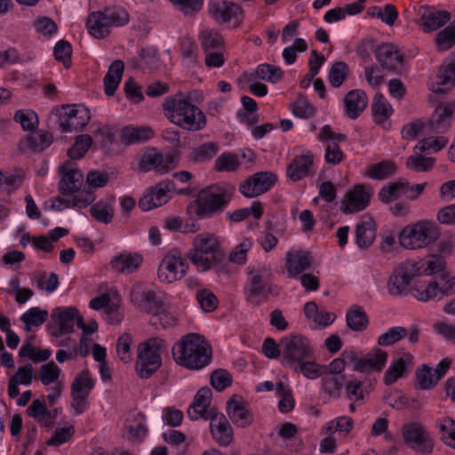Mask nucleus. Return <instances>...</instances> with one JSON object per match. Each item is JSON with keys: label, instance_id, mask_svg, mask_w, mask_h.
Segmentation results:
<instances>
[{"label": "nucleus", "instance_id": "nucleus-1", "mask_svg": "<svg viewBox=\"0 0 455 455\" xmlns=\"http://www.w3.org/2000/svg\"><path fill=\"white\" fill-rule=\"evenodd\" d=\"M188 252V259L198 271L205 272L214 269L225 270L226 253L221 248L220 238L212 233H201L196 235Z\"/></svg>", "mask_w": 455, "mask_h": 455}, {"label": "nucleus", "instance_id": "nucleus-2", "mask_svg": "<svg viewBox=\"0 0 455 455\" xmlns=\"http://www.w3.org/2000/svg\"><path fill=\"white\" fill-rule=\"evenodd\" d=\"M174 361L188 369L199 370L212 359V347L206 339L196 333H188L172 347Z\"/></svg>", "mask_w": 455, "mask_h": 455}, {"label": "nucleus", "instance_id": "nucleus-3", "mask_svg": "<svg viewBox=\"0 0 455 455\" xmlns=\"http://www.w3.org/2000/svg\"><path fill=\"white\" fill-rule=\"evenodd\" d=\"M231 200V194L220 186H210L201 189L196 198L187 206V213L198 219L212 218L220 214Z\"/></svg>", "mask_w": 455, "mask_h": 455}, {"label": "nucleus", "instance_id": "nucleus-4", "mask_svg": "<svg viewBox=\"0 0 455 455\" xmlns=\"http://www.w3.org/2000/svg\"><path fill=\"white\" fill-rule=\"evenodd\" d=\"M163 106L169 120L182 129L196 132L206 124L204 114L187 100L171 99Z\"/></svg>", "mask_w": 455, "mask_h": 455}, {"label": "nucleus", "instance_id": "nucleus-5", "mask_svg": "<svg viewBox=\"0 0 455 455\" xmlns=\"http://www.w3.org/2000/svg\"><path fill=\"white\" fill-rule=\"evenodd\" d=\"M248 275L244 293L251 304L258 306L260 304V299L267 300L269 295L279 294L278 287L272 283L274 275L269 265L259 264L248 267Z\"/></svg>", "mask_w": 455, "mask_h": 455}, {"label": "nucleus", "instance_id": "nucleus-6", "mask_svg": "<svg viewBox=\"0 0 455 455\" xmlns=\"http://www.w3.org/2000/svg\"><path fill=\"white\" fill-rule=\"evenodd\" d=\"M167 351L166 342L153 337L138 346L136 371L141 379L150 378L162 365V354Z\"/></svg>", "mask_w": 455, "mask_h": 455}, {"label": "nucleus", "instance_id": "nucleus-7", "mask_svg": "<svg viewBox=\"0 0 455 455\" xmlns=\"http://www.w3.org/2000/svg\"><path fill=\"white\" fill-rule=\"evenodd\" d=\"M440 236L438 226L430 220H420L406 226L399 234L400 244L408 250L427 247Z\"/></svg>", "mask_w": 455, "mask_h": 455}, {"label": "nucleus", "instance_id": "nucleus-8", "mask_svg": "<svg viewBox=\"0 0 455 455\" xmlns=\"http://www.w3.org/2000/svg\"><path fill=\"white\" fill-rule=\"evenodd\" d=\"M282 363L298 371V364L301 361L313 357V348L309 340L300 334H291L281 339Z\"/></svg>", "mask_w": 455, "mask_h": 455}, {"label": "nucleus", "instance_id": "nucleus-9", "mask_svg": "<svg viewBox=\"0 0 455 455\" xmlns=\"http://www.w3.org/2000/svg\"><path fill=\"white\" fill-rule=\"evenodd\" d=\"M401 433L409 449L422 455H429L433 452L435 441L422 423L418 421L405 423L401 428Z\"/></svg>", "mask_w": 455, "mask_h": 455}, {"label": "nucleus", "instance_id": "nucleus-10", "mask_svg": "<svg viewBox=\"0 0 455 455\" xmlns=\"http://www.w3.org/2000/svg\"><path fill=\"white\" fill-rule=\"evenodd\" d=\"M188 268L186 259L176 250L169 251L158 267V278L161 282L172 283L182 279Z\"/></svg>", "mask_w": 455, "mask_h": 455}, {"label": "nucleus", "instance_id": "nucleus-11", "mask_svg": "<svg viewBox=\"0 0 455 455\" xmlns=\"http://www.w3.org/2000/svg\"><path fill=\"white\" fill-rule=\"evenodd\" d=\"M79 316V311L75 307H55L51 313L52 322L48 324L50 334L60 337L74 331L75 322L77 323Z\"/></svg>", "mask_w": 455, "mask_h": 455}, {"label": "nucleus", "instance_id": "nucleus-12", "mask_svg": "<svg viewBox=\"0 0 455 455\" xmlns=\"http://www.w3.org/2000/svg\"><path fill=\"white\" fill-rule=\"evenodd\" d=\"M64 113L60 116L62 132L81 131L90 121L89 110L84 105H63Z\"/></svg>", "mask_w": 455, "mask_h": 455}, {"label": "nucleus", "instance_id": "nucleus-13", "mask_svg": "<svg viewBox=\"0 0 455 455\" xmlns=\"http://www.w3.org/2000/svg\"><path fill=\"white\" fill-rule=\"evenodd\" d=\"M131 302L140 311L153 313L162 307L163 299L142 283H135L130 291Z\"/></svg>", "mask_w": 455, "mask_h": 455}, {"label": "nucleus", "instance_id": "nucleus-14", "mask_svg": "<svg viewBox=\"0 0 455 455\" xmlns=\"http://www.w3.org/2000/svg\"><path fill=\"white\" fill-rule=\"evenodd\" d=\"M276 180L277 177L273 172H256L240 185L239 190L246 197H255L268 191Z\"/></svg>", "mask_w": 455, "mask_h": 455}, {"label": "nucleus", "instance_id": "nucleus-15", "mask_svg": "<svg viewBox=\"0 0 455 455\" xmlns=\"http://www.w3.org/2000/svg\"><path fill=\"white\" fill-rule=\"evenodd\" d=\"M455 113V101L436 107L427 124L424 125V133H442L449 130Z\"/></svg>", "mask_w": 455, "mask_h": 455}, {"label": "nucleus", "instance_id": "nucleus-16", "mask_svg": "<svg viewBox=\"0 0 455 455\" xmlns=\"http://www.w3.org/2000/svg\"><path fill=\"white\" fill-rule=\"evenodd\" d=\"M173 188L174 186L170 180L159 182L140 199L139 207L142 211L147 212L165 204L170 199L169 194Z\"/></svg>", "mask_w": 455, "mask_h": 455}, {"label": "nucleus", "instance_id": "nucleus-17", "mask_svg": "<svg viewBox=\"0 0 455 455\" xmlns=\"http://www.w3.org/2000/svg\"><path fill=\"white\" fill-rule=\"evenodd\" d=\"M419 20L418 23L423 27L425 33L437 30L451 20V14L444 10H437L434 6H420L418 11Z\"/></svg>", "mask_w": 455, "mask_h": 455}, {"label": "nucleus", "instance_id": "nucleus-18", "mask_svg": "<svg viewBox=\"0 0 455 455\" xmlns=\"http://www.w3.org/2000/svg\"><path fill=\"white\" fill-rule=\"evenodd\" d=\"M212 395V390L207 387H202L197 391L194 402L187 411L191 420H196L199 418L208 419L214 413H218L213 408H210Z\"/></svg>", "mask_w": 455, "mask_h": 455}, {"label": "nucleus", "instance_id": "nucleus-19", "mask_svg": "<svg viewBox=\"0 0 455 455\" xmlns=\"http://www.w3.org/2000/svg\"><path fill=\"white\" fill-rule=\"evenodd\" d=\"M62 178L59 183V191L62 195L78 192L84 182V175L74 164L66 162L60 166Z\"/></svg>", "mask_w": 455, "mask_h": 455}, {"label": "nucleus", "instance_id": "nucleus-20", "mask_svg": "<svg viewBox=\"0 0 455 455\" xmlns=\"http://www.w3.org/2000/svg\"><path fill=\"white\" fill-rule=\"evenodd\" d=\"M451 361L443 358L435 369L424 364L417 371V380L421 389H430L446 374L451 366Z\"/></svg>", "mask_w": 455, "mask_h": 455}, {"label": "nucleus", "instance_id": "nucleus-21", "mask_svg": "<svg viewBox=\"0 0 455 455\" xmlns=\"http://www.w3.org/2000/svg\"><path fill=\"white\" fill-rule=\"evenodd\" d=\"M370 201V193L363 186L357 185L347 191L341 201L340 210L346 214L355 213L364 210Z\"/></svg>", "mask_w": 455, "mask_h": 455}, {"label": "nucleus", "instance_id": "nucleus-22", "mask_svg": "<svg viewBox=\"0 0 455 455\" xmlns=\"http://www.w3.org/2000/svg\"><path fill=\"white\" fill-rule=\"evenodd\" d=\"M210 431L214 441L220 446H228L233 441V429L223 413L212 415Z\"/></svg>", "mask_w": 455, "mask_h": 455}, {"label": "nucleus", "instance_id": "nucleus-23", "mask_svg": "<svg viewBox=\"0 0 455 455\" xmlns=\"http://www.w3.org/2000/svg\"><path fill=\"white\" fill-rule=\"evenodd\" d=\"M227 414L239 427H246L253 421L252 414L244 406L242 397L237 395H233L227 402Z\"/></svg>", "mask_w": 455, "mask_h": 455}, {"label": "nucleus", "instance_id": "nucleus-24", "mask_svg": "<svg viewBox=\"0 0 455 455\" xmlns=\"http://www.w3.org/2000/svg\"><path fill=\"white\" fill-rule=\"evenodd\" d=\"M375 57L380 66L387 70H396L404 61V55L391 44L379 45L375 50Z\"/></svg>", "mask_w": 455, "mask_h": 455}, {"label": "nucleus", "instance_id": "nucleus-25", "mask_svg": "<svg viewBox=\"0 0 455 455\" xmlns=\"http://www.w3.org/2000/svg\"><path fill=\"white\" fill-rule=\"evenodd\" d=\"M288 276L292 278L309 269L313 264V257L307 251H288L285 256Z\"/></svg>", "mask_w": 455, "mask_h": 455}, {"label": "nucleus", "instance_id": "nucleus-26", "mask_svg": "<svg viewBox=\"0 0 455 455\" xmlns=\"http://www.w3.org/2000/svg\"><path fill=\"white\" fill-rule=\"evenodd\" d=\"M209 12L217 22L227 23L233 18L242 16L243 9L239 4L233 2L222 1L211 4Z\"/></svg>", "mask_w": 455, "mask_h": 455}, {"label": "nucleus", "instance_id": "nucleus-27", "mask_svg": "<svg viewBox=\"0 0 455 455\" xmlns=\"http://www.w3.org/2000/svg\"><path fill=\"white\" fill-rule=\"evenodd\" d=\"M376 238V224L370 216H363L355 226V243L361 249H367Z\"/></svg>", "mask_w": 455, "mask_h": 455}, {"label": "nucleus", "instance_id": "nucleus-28", "mask_svg": "<svg viewBox=\"0 0 455 455\" xmlns=\"http://www.w3.org/2000/svg\"><path fill=\"white\" fill-rule=\"evenodd\" d=\"M368 99L362 90H352L344 99L345 114L350 119L357 118L366 108Z\"/></svg>", "mask_w": 455, "mask_h": 455}, {"label": "nucleus", "instance_id": "nucleus-29", "mask_svg": "<svg viewBox=\"0 0 455 455\" xmlns=\"http://www.w3.org/2000/svg\"><path fill=\"white\" fill-rule=\"evenodd\" d=\"M142 263V257L138 253L124 252L116 255L110 261L113 270L122 274H132L136 271Z\"/></svg>", "mask_w": 455, "mask_h": 455}, {"label": "nucleus", "instance_id": "nucleus-30", "mask_svg": "<svg viewBox=\"0 0 455 455\" xmlns=\"http://www.w3.org/2000/svg\"><path fill=\"white\" fill-rule=\"evenodd\" d=\"M411 280V273L403 267H396L387 283L388 292L392 296H403L407 293Z\"/></svg>", "mask_w": 455, "mask_h": 455}, {"label": "nucleus", "instance_id": "nucleus-31", "mask_svg": "<svg viewBox=\"0 0 455 455\" xmlns=\"http://www.w3.org/2000/svg\"><path fill=\"white\" fill-rule=\"evenodd\" d=\"M413 356L409 353H403L402 355L393 360L391 365L387 368L384 376L386 385L395 383L399 378H402L411 367Z\"/></svg>", "mask_w": 455, "mask_h": 455}, {"label": "nucleus", "instance_id": "nucleus-32", "mask_svg": "<svg viewBox=\"0 0 455 455\" xmlns=\"http://www.w3.org/2000/svg\"><path fill=\"white\" fill-rule=\"evenodd\" d=\"M34 378V368L30 363L19 367L16 372L9 379L8 395L11 398L18 396L20 394L19 385L28 386Z\"/></svg>", "mask_w": 455, "mask_h": 455}, {"label": "nucleus", "instance_id": "nucleus-33", "mask_svg": "<svg viewBox=\"0 0 455 455\" xmlns=\"http://www.w3.org/2000/svg\"><path fill=\"white\" fill-rule=\"evenodd\" d=\"M455 84V62L442 65L437 74V81L432 86L435 94H443L451 90Z\"/></svg>", "mask_w": 455, "mask_h": 455}, {"label": "nucleus", "instance_id": "nucleus-34", "mask_svg": "<svg viewBox=\"0 0 455 455\" xmlns=\"http://www.w3.org/2000/svg\"><path fill=\"white\" fill-rule=\"evenodd\" d=\"M314 156L311 152L297 156L287 166V174L293 181L299 180L309 173V167L313 164Z\"/></svg>", "mask_w": 455, "mask_h": 455}, {"label": "nucleus", "instance_id": "nucleus-35", "mask_svg": "<svg viewBox=\"0 0 455 455\" xmlns=\"http://www.w3.org/2000/svg\"><path fill=\"white\" fill-rule=\"evenodd\" d=\"M124 70V64L121 60L113 61L108 67V70L104 76V90L108 96H112L116 92Z\"/></svg>", "mask_w": 455, "mask_h": 455}, {"label": "nucleus", "instance_id": "nucleus-36", "mask_svg": "<svg viewBox=\"0 0 455 455\" xmlns=\"http://www.w3.org/2000/svg\"><path fill=\"white\" fill-rule=\"evenodd\" d=\"M397 171L396 164L392 160H383L368 165L363 174L372 180H382L394 175Z\"/></svg>", "mask_w": 455, "mask_h": 455}, {"label": "nucleus", "instance_id": "nucleus-37", "mask_svg": "<svg viewBox=\"0 0 455 455\" xmlns=\"http://www.w3.org/2000/svg\"><path fill=\"white\" fill-rule=\"evenodd\" d=\"M154 135L150 127L125 126L121 131V142L124 145L140 143L152 138Z\"/></svg>", "mask_w": 455, "mask_h": 455}, {"label": "nucleus", "instance_id": "nucleus-38", "mask_svg": "<svg viewBox=\"0 0 455 455\" xmlns=\"http://www.w3.org/2000/svg\"><path fill=\"white\" fill-rule=\"evenodd\" d=\"M346 321L349 329L354 331H364L369 323L366 312L358 305H354L347 310Z\"/></svg>", "mask_w": 455, "mask_h": 455}, {"label": "nucleus", "instance_id": "nucleus-39", "mask_svg": "<svg viewBox=\"0 0 455 455\" xmlns=\"http://www.w3.org/2000/svg\"><path fill=\"white\" fill-rule=\"evenodd\" d=\"M86 26L89 33L95 38H104L110 33V28L100 11L89 14Z\"/></svg>", "mask_w": 455, "mask_h": 455}, {"label": "nucleus", "instance_id": "nucleus-40", "mask_svg": "<svg viewBox=\"0 0 455 455\" xmlns=\"http://www.w3.org/2000/svg\"><path fill=\"white\" fill-rule=\"evenodd\" d=\"M387 353L380 348H374L362 361V369L360 372L368 371H381L386 365Z\"/></svg>", "mask_w": 455, "mask_h": 455}, {"label": "nucleus", "instance_id": "nucleus-41", "mask_svg": "<svg viewBox=\"0 0 455 455\" xmlns=\"http://www.w3.org/2000/svg\"><path fill=\"white\" fill-rule=\"evenodd\" d=\"M163 161L164 155L152 148L143 154L139 163L138 169L142 172L155 169L157 172L162 173Z\"/></svg>", "mask_w": 455, "mask_h": 455}, {"label": "nucleus", "instance_id": "nucleus-42", "mask_svg": "<svg viewBox=\"0 0 455 455\" xmlns=\"http://www.w3.org/2000/svg\"><path fill=\"white\" fill-rule=\"evenodd\" d=\"M371 108L374 120L379 124L387 121L393 113L392 106L381 93L374 96Z\"/></svg>", "mask_w": 455, "mask_h": 455}, {"label": "nucleus", "instance_id": "nucleus-43", "mask_svg": "<svg viewBox=\"0 0 455 455\" xmlns=\"http://www.w3.org/2000/svg\"><path fill=\"white\" fill-rule=\"evenodd\" d=\"M93 387L94 380L91 378L89 371L84 370L74 379L70 388V395L89 396Z\"/></svg>", "mask_w": 455, "mask_h": 455}, {"label": "nucleus", "instance_id": "nucleus-44", "mask_svg": "<svg viewBox=\"0 0 455 455\" xmlns=\"http://www.w3.org/2000/svg\"><path fill=\"white\" fill-rule=\"evenodd\" d=\"M436 427L441 433V440L447 446L455 449V420L450 417H444L438 419Z\"/></svg>", "mask_w": 455, "mask_h": 455}, {"label": "nucleus", "instance_id": "nucleus-45", "mask_svg": "<svg viewBox=\"0 0 455 455\" xmlns=\"http://www.w3.org/2000/svg\"><path fill=\"white\" fill-rule=\"evenodd\" d=\"M109 28L112 26H124L129 21L128 12L122 7H108L101 11Z\"/></svg>", "mask_w": 455, "mask_h": 455}, {"label": "nucleus", "instance_id": "nucleus-46", "mask_svg": "<svg viewBox=\"0 0 455 455\" xmlns=\"http://www.w3.org/2000/svg\"><path fill=\"white\" fill-rule=\"evenodd\" d=\"M283 74L281 68L264 63L257 67L254 76L258 79L275 84L283 78Z\"/></svg>", "mask_w": 455, "mask_h": 455}, {"label": "nucleus", "instance_id": "nucleus-47", "mask_svg": "<svg viewBox=\"0 0 455 455\" xmlns=\"http://www.w3.org/2000/svg\"><path fill=\"white\" fill-rule=\"evenodd\" d=\"M48 317V312L42 310L37 307H31L26 311L21 316L20 320L25 323V330L31 331V326H40Z\"/></svg>", "mask_w": 455, "mask_h": 455}, {"label": "nucleus", "instance_id": "nucleus-48", "mask_svg": "<svg viewBox=\"0 0 455 455\" xmlns=\"http://www.w3.org/2000/svg\"><path fill=\"white\" fill-rule=\"evenodd\" d=\"M114 208L110 204L99 201L90 208L91 215L99 222L108 224L114 217Z\"/></svg>", "mask_w": 455, "mask_h": 455}, {"label": "nucleus", "instance_id": "nucleus-49", "mask_svg": "<svg viewBox=\"0 0 455 455\" xmlns=\"http://www.w3.org/2000/svg\"><path fill=\"white\" fill-rule=\"evenodd\" d=\"M218 151L219 146L216 143L206 142L193 148L190 159L196 163L209 161L217 155Z\"/></svg>", "mask_w": 455, "mask_h": 455}, {"label": "nucleus", "instance_id": "nucleus-50", "mask_svg": "<svg viewBox=\"0 0 455 455\" xmlns=\"http://www.w3.org/2000/svg\"><path fill=\"white\" fill-rule=\"evenodd\" d=\"M125 426L134 438H142L147 434V428L144 425V416L139 412H132L126 419Z\"/></svg>", "mask_w": 455, "mask_h": 455}, {"label": "nucleus", "instance_id": "nucleus-51", "mask_svg": "<svg viewBox=\"0 0 455 455\" xmlns=\"http://www.w3.org/2000/svg\"><path fill=\"white\" fill-rule=\"evenodd\" d=\"M345 376L325 375L322 379V387L331 397L338 398L344 386Z\"/></svg>", "mask_w": 455, "mask_h": 455}, {"label": "nucleus", "instance_id": "nucleus-52", "mask_svg": "<svg viewBox=\"0 0 455 455\" xmlns=\"http://www.w3.org/2000/svg\"><path fill=\"white\" fill-rule=\"evenodd\" d=\"M150 322L153 325L159 323L164 329L173 327L177 323V317L165 307L162 300V307L153 311Z\"/></svg>", "mask_w": 455, "mask_h": 455}, {"label": "nucleus", "instance_id": "nucleus-53", "mask_svg": "<svg viewBox=\"0 0 455 455\" xmlns=\"http://www.w3.org/2000/svg\"><path fill=\"white\" fill-rule=\"evenodd\" d=\"M92 144V139L90 135H88V134L79 135L76 139V141H75L74 145L72 146V148H70L68 150V156L71 159H80L85 155V153L88 151V149L90 148Z\"/></svg>", "mask_w": 455, "mask_h": 455}, {"label": "nucleus", "instance_id": "nucleus-54", "mask_svg": "<svg viewBox=\"0 0 455 455\" xmlns=\"http://www.w3.org/2000/svg\"><path fill=\"white\" fill-rule=\"evenodd\" d=\"M435 159L432 157L422 156L419 153L409 156L406 160V167L413 172H427L432 169Z\"/></svg>", "mask_w": 455, "mask_h": 455}, {"label": "nucleus", "instance_id": "nucleus-55", "mask_svg": "<svg viewBox=\"0 0 455 455\" xmlns=\"http://www.w3.org/2000/svg\"><path fill=\"white\" fill-rule=\"evenodd\" d=\"M202 47L205 52L216 50L223 44V38L220 34L213 29H205L200 33Z\"/></svg>", "mask_w": 455, "mask_h": 455}, {"label": "nucleus", "instance_id": "nucleus-56", "mask_svg": "<svg viewBox=\"0 0 455 455\" xmlns=\"http://www.w3.org/2000/svg\"><path fill=\"white\" fill-rule=\"evenodd\" d=\"M435 43L439 51H447L455 44V23H451L441 30L435 37Z\"/></svg>", "mask_w": 455, "mask_h": 455}, {"label": "nucleus", "instance_id": "nucleus-57", "mask_svg": "<svg viewBox=\"0 0 455 455\" xmlns=\"http://www.w3.org/2000/svg\"><path fill=\"white\" fill-rule=\"evenodd\" d=\"M407 334L408 331L404 327H392L379 336L377 343L379 346H391L405 338Z\"/></svg>", "mask_w": 455, "mask_h": 455}, {"label": "nucleus", "instance_id": "nucleus-58", "mask_svg": "<svg viewBox=\"0 0 455 455\" xmlns=\"http://www.w3.org/2000/svg\"><path fill=\"white\" fill-rule=\"evenodd\" d=\"M239 164L237 155L227 152L216 159L214 168L217 172H235Z\"/></svg>", "mask_w": 455, "mask_h": 455}, {"label": "nucleus", "instance_id": "nucleus-59", "mask_svg": "<svg viewBox=\"0 0 455 455\" xmlns=\"http://www.w3.org/2000/svg\"><path fill=\"white\" fill-rule=\"evenodd\" d=\"M52 142V135L46 131H39L28 138V147L35 152H42Z\"/></svg>", "mask_w": 455, "mask_h": 455}, {"label": "nucleus", "instance_id": "nucleus-60", "mask_svg": "<svg viewBox=\"0 0 455 455\" xmlns=\"http://www.w3.org/2000/svg\"><path fill=\"white\" fill-rule=\"evenodd\" d=\"M276 392L281 397V400L278 403L279 411L283 413L291 411L294 407V399L291 389L283 382H278Z\"/></svg>", "mask_w": 455, "mask_h": 455}, {"label": "nucleus", "instance_id": "nucleus-61", "mask_svg": "<svg viewBox=\"0 0 455 455\" xmlns=\"http://www.w3.org/2000/svg\"><path fill=\"white\" fill-rule=\"evenodd\" d=\"M348 71L347 65L343 61H336L331 66L329 72V82L335 87H339L347 77Z\"/></svg>", "mask_w": 455, "mask_h": 455}, {"label": "nucleus", "instance_id": "nucleus-62", "mask_svg": "<svg viewBox=\"0 0 455 455\" xmlns=\"http://www.w3.org/2000/svg\"><path fill=\"white\" fill-rule=\"evenodd\" d=\"M448 143V139L445 136H429L421 140L415 147V150L420 152L427 150L439 151L443 148Z\"/></svg>", "mask_w": 455, "mask_h": 455}, {"label": "nucleus", "instance_id": "nucleus-63", "mask_svg": "<svg viewBox=\"0 0 455 455\" xmlns=\"http://www.w3.org/2000/svg\"><path fill=\"white\" fill-rule=\"evenodd\" d=\"M14 120L20 124L25 131H34L38 124V117L32 110H18L14 115Z\"/></svg>", "mask_w": 455, "mask_h": 455}, {"label": "nucleus", "instance_id": "nucleus-64", "mask_svg": "<svg viewBox=\"0 0 455 455\" xmlns=\"http://www.w3.org/2000/svg\"><path fill=\"white\" fill-rule=\"evenodd\" d=\"M196 299L201 308L205 312H212L218 307V299L214 293L208 289H201L196 292Z\"/></svg>", "mask_w": 455, "mask_h": 455}]
</instances>
